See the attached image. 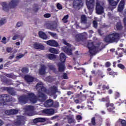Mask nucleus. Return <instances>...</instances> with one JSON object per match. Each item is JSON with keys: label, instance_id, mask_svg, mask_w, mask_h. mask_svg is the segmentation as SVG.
<instances>
[{"label": "nucleus", "instance_id": "f257e3e1", "mask_svg": "<svg viewBox=\"0 0 126 126\" xmlns=\"http://www.w3.org/2000/svg\"><path fill=\"white\" fill-rule=\"evenodd\" d=\"M36 90L38 94H37V99L40 102H44L47 99V96L43 92H46L49 95L52 96L55 95L58 91V88L56 86L51 87L48 91H47L46 88L43 85V83H38L36 86Z\"/></svg>", "mask_w": 126, "mask_h": 126}, {"label": "nucleus", "instance_id": "f03ea898", "mask_svg": "<svg viewBox=\"0 0 126 126\" xmlns=\"http://www.w3.org/2000/svg\"><path fill=\"white\" fill-rule=\"evenodd\" d=\"M95 45L96 44L93 42H88V47L89 49V53L91 57L95 56L97 52L101 51L105 48V46L102 42L99 43L96 45Z\"/></svg>", "mask_w": 126, "mask_h": 126}, {"label": "nucleus", "instance_id": "7ed1b4c3", "mask_svg": "<svg viewBox=\"0 0 126 126\" xmlns=\"http://www.w3.org/2000/svg\"><path fill=\"white\" fill-rule=\"evenodd\" d=\"M28 100H30L32 103H35L37 102V97L32 93H29L27 95L22 96L19 98V102L22 105L26 104L28 102Z\"/></svg>", "mask_w": 126, "mask_h": 126}, {"label": "nucleus", "instance_id": "20e7f679", "mask_svg": "<svg viewBox=\"0 0 126 126\" xmlns=\"http://www.w3.org/2000/svg\"><path fill=\"white\" fill-rule=\"evenodd\" d=\"M18 2H19V0H11L8 4L6 2H2L3 10L7 12L9 11V9H14V8H16V6L18 5Z\"/></svg>", "mask_w": 126, "mask_h": 126}, {"label": "nucleus", "instance_id": "39448f33", "mask_svg": "<svg viewBox=\"0 0 126 126\" xmlns=\"http://www.w3.org/2000/svg\"><path fill=\"white\" fill-rule=\"evenodd\" d=\"M120 40V34L118 32H114L107 35L104 38V41L106 43H114L118 42Z\"/></svg>", "mask_w": 126, "mask_h": 126}, {"label": "nucleus", "instance_id": "423d86ee", "mask_svg": "<svg viewBox=\"0 0 126 126\" xmlns=\"http://www.w3.org/2000/svg\"><path fill=\"white\" fill-rule=\"evenodd\" d=\"M11 101H15V99L8 94H2L0 95V106H4L7 102H11Z\"/></svg>", "mask_w": 126, "mask_h": 126}, {"label": "nucleus", "instance_id": "0eeeda50", "mask_svg": "<svg viewBox=\"0 0 126 126\" xmlns=\"http://www.w3.org/2000/svg\"><path fill=\"white\" fill-rule=\"evenodd\" d=\"M105 2L97 0L96 1L95 10L97 14H102L104 12Z\"/></svg>", "mask_w": 126, "mask_h": 126}, {"label": "nucleus", "instance_id": "6e6552de", "mask_svg": "<svg viewBox=\"0 0 126 126\" xmlns=\"http://www.w3.org/2000/svg\"><path fill=\"white\" fill-rule=\"evenodd\" d=\"M95 0H86V5L90 11V14L92 13L93 10H94V7H95Z\"/></svg>", "mask_w": 126, "mask_h": 126}, {"label": "nucleus", "instance_id": "1a4fd4ad", "mask_svg": "<svg viewBox=\"0 0 126 126\" xmlns=\"http://www.w3.org/2000/svg\"><path fill=\"white\" fill-rule=\"evenodd\" d=\"M81 23L85 24L86 28H89V27H90L92 22L87 20V17L85 15H82L81 16Z\"/></svg>", "mask_w": 126, "mask_h": 126}, {"label": "nucleus", "instance_id": "9d476101", "mask_svg": "<svg viewBox=\"0 0 126 126\" xmlns=\"http://www.w3.org/2000/svg\"><path fill=\"white\" fill-rule=\"evenodd\" d=\"M84 0H74L73 2V6L74 8H80L83 6L84 2Z\"/></svg>", "mask_w": 126, "mask_h": 126}, {"label": "nucleus", "instance_id": "9b49d317", "mask_svg": "<svg viewBox=\"0 0 126 126\" xmlns=\"http://www.w3.org/2000/svg\"><path fill=\"white\" fill-rule=\"evenodd\" d=\"M24 124H25V118H24V116H18L17 121L14 123V125L17 126H22Z\"/></svg>", "mask_w": 126, "mask_h": 126}, {"label": "nucleus", "instance_id": "f8f14e48", "mask_svg": "<svg viewBox=\"0 0 126 126\" xmlns=\"http://www.w3.org/2000/svg\"><path fill=\"white\" fill-rule=\"evenodd\" d=\"M86 36H87V33L86 32H83L82 33H79L75 35V39L76 41H81V40H83V38H84V37Z\"/></svg>", "mask_w": 126, "mask_h": 126}, {"label": "nucleus", "instance_id": "ddd939ff", "mask_svg": "<svg viewBox=\"0 0 126 126\" xmlns=\"http://www.w3.org/2000/svg\"><path fill=\"white\" fill-rule=\"evenodd\" d=\"M46 43L48 45V46H50L51 47H57L60 46L59 43H58V42L55 40H49L47 41Z\"/></svg>", "mask_w": 126, "mask_h": 126}, {"label": "nucleus", "instance_id": "4468645a", "mask_svg": "<svg viewBox=\"0 0 126 126\" xmlns=\"http://www.w3.org/2000/svg\"><path fill=\"white\" fill-rule=\"evenodd\" d=\"M18 113V110L10 109L5 111V114L8 116H11L12 115H16Z\"/></svg>", "mask_w": 126, "mask_h": 126}, {"label": "nucleus", "instance_id": "2eb2a0df", "mask_svg": "<svg viewBox=\"0 0 126 126\" xmlns=\"http://www.w3.org/2000/svg\"><path fill=\"white\" fill-rule=\"evenodd\" d=\"M2 89L5 91H7L9 94H10L12 96H15L16 95V93L12 91V88H7V87H2Z\"/></svg>", "mask_w": 126, "mask_h": 126}, {"label": "nucleus", "instance_id": "dca6fc26", "mask_svg": "<svg viewBox=\"0 0 126 126\" xmlns=\"http://www.w3.org/2000/svg\"><path fill=\"white\" fill-rule=\"evenodd\" d=\"M44 107L46 108H50L54 106V100L53 99H48L44 103Z\"/></svg>", "mask_w": 126, "mask_h": 126}, {"label": "nucleus", "instance_id": "f3484780", "mask_svg": "<svg viewBox=\"0 0 126 126\" xmlns=\"http://www.w3.org/2000/svg\"><path fill=\"white\" fill-rule=\"evenodd\" d=\"M58 69L59 71L63 72L65 70V65L63 63H59L58 64Z\"/></svg>", "mask_w": 126, "mask_h": 126}, {"label": "nucleus", "instance_id": "a211bd4d", "mask_svg": "<svg viewBox=\"0 0 126 126\" xmlns=\"http://www.w3.org/2000/svg\"><path fill=\"white\" fill-rule=\"evenodd\" d=\"M46 66L44 65H42L40 68L38 70V73L40 74V75H44L46 74Z\"/></svg>", "mask_w": 126, "mask_h": 126}, {"label": "nucleus", "instance_id": "6ab92c4d", "mask_svg": "<svg viewBox=\"0 0 126 126\" xmlns=\"http://www.w3.org/2000/svg\"><path fill=\"white\" fill-rule=\"evenodd\" d=\"M42 113L46 115H54L55 114V110L53 109H44L42 110Z\"/></svg>", "mask_w": 126, "mask_h": 126}, {"label": "nucleus", "instance_id": "aec40b11", "mask_svg": "<svg viewBox=\"0 0 126 126\" xmlns=\"http://www.w3.org/2000/svg\"><path fill=\"white\" fill-rule=\"evenodd\" d=\"M108 1L111 6L116 7V6L118 5V3H119L120 0H108Z\"/></svg>", "mask_w": 126, "mask_h": 126}, {"label": "nucleus", "instance_id": "412c9836", "mask_svg": "<svg viewBox=\"0 0 126 126\" xmlns=\"http://www.w3.org/2000/svg\"><path fill=\"white\" fill-rule=\"evenodd\" d=\"M62 50L63 52L66 53V54H67V55H72V50H71V48H70V47L67 48L65 46H64L62 47Z\"/></svg>", "mask_w": 126, "mask_h": 126}, {"label": "nucleus", "instance_id": "4be33fe9", "mask_svg": "<svg viewBox=\"0 0 126 126\" xmlns=\"http://www.w3.org/2000/svg\"><path fill=\"white\" fill-rule=\"evenodd\" d=\"M125 6V0H121L120 3L118 6V11L119 12H122L124 9V7Z\"/></svg>", "mask_w": 126, "mask_h": 126}, {"label": "nucleus", "instance_id": "5701e85b", "mask_svg": "<svg viewBox=\"0 0 126 126\" xmlns=\"http://www.w3.org/2000/svg\"><path fill=\"white\" fill-rule=\"evenodd\" d=\"M46 122V119L43 118H37L33 120V123L34 124H37V123H44Z\"/></svg>", "mask_w": 126, "mask_h": 126}, {"label": "nucleus", "instance_id": "b1692460", "mask_svg": "<svg viewBox=\"0 0 126 126\" xmlns=\"http://www.w3.org/2000/svg\"><path fill=\"white\" fill-rule=\"evenodd\" d=\"M33 47L37 50H43L44 45L39 43H35L33 44Z\"/></svg>", "mask_w": 126, "mask_h": 126}, {"label": "nucleus", "instance_id": "393cba45", "mask_svg": "<svg viewBox=\"0 0 126 126\" xmlns=\"http://www.w3.org/2000/svg\"><path fill=\"white\" fill-rule=\"evenodd\" d=\"M25 79L26 81H27L28 83H30V82H33V81H34V79H35L34 77L31 76L27 75L25 76Z\"/></svg>", "mask_w": 126, "mask_h": 126}, {"label": "nucleus", "instance_id": "a878e982", "mask_svg": "<svg viewBox=\"0 0 126 126\" xmlns=\"http://www.w3.org/2000/svg\"><path fill=\"white\" fill-rule=\"evenodd\" d=\"M38 34L40 38H41V39H43V40L48 39V36L46 33H45V32H39Z\"/></svg>", "mask_w": 126, "mask_h": 126}, {"label": "nucleus", "instance_id": "bb28decb", "mask_svg": "<svg viewBox=\"0 0 126 126\" xmlns=\"http://www.w3.org/2000/svg\"><path fill=\"white\" fill-rule=\"evenodd\" d=\"M66 60V56L63 53H61L60 55V60L61 63H64Z\"/></svg>", "mask_w": 126, "mask_h": 126}, {"label": "nucleus", "instance_id": "cd10ccee", "mask_svg": "<svg viewBox=\"0 0 126 126\" xmlns=\"http://www.w3.org/2000/svg\"><path fill=\"white\" fill-rule=\"evenodd\" d=\"M115 30H118V31H120V30H122L123 29V25H122V23H117L115 27Z\"/></svg>", "mask_w": 126, "mask_h": 126}, {"label": "nucleus", "instance_id": "c85d7f7f", "mask_svg": "<svg viewBox=\"0 0 126 126\" xmlns=\"http://www.w3.org/2000/svg\"><path fill=\"white\" fill-rule=\"evenodd\" d=\"M49 51L50 53H52V54H58L59 53V50L56 48H54L52 47H51L49 48Z\"/></svg>", "mask_w": 126, "mask_h": 126}, {"label": "nucleus", "instance_id": "c756f323", "mask_svg": "<svg viewBox=\"0 0 126 126\" xmlns=\"http://www.w3.org/2000/svg\"><path fill=\"white\" fill-rule=\"evenodd\" d=\"M25 109L27 112H32V111H34V107L31 105H28L26 106Z\"/></svg>", "mask_w": 126, "mask_h": 126}, {"label": "nucleus", "instance_id": "7c9ffc66", "mask_svg": "<svg viewBox=\"0 0 126 126\" xmlns=\"http://www.w3.org/2000/svg\"><path fill=\"white\" fill-rule=\"evenodd\" d=\"M47 58H48V59L49 60H56V59H57V56L54 55V54H47Z\"/></svg>", "mask_w": 126, "mask_h": 126}, {"label": "nucleus", "instance_id": "2f4dec72", "mask_svg": "<svg viewBox=\"0 0 126 126\" xmlns=\"http://www.w3.org/2000/svg\"><path fill=\"white\" fill-rule=\"evenodd\" d=\"M68 17H69V16H68V15H66L65 16H64L63 18L62 19V21L63 23H67L68 20Z\"/></svg>", "mask_w": 126, "mask_h": 126}, {"label": "nucleus", "instance_id": "473e14b6", "mask_svg": "<svg viewBox=\"0 0 126 126\" xmlns=\"http://www.w3.org/2000/svg\"><path fill=\"white\" fill-rule=\"evenodd\" d=\"M110 106L111 108H109L108 110L111 112L112 110L115 109V107H114V104L113 103L110 104L109 102L106 103V107H109Z\"/></svg>", "mask_w": 126, "mask_h": 126}, {"label": "nucleus", "instance_id": "72a5a7b5", "mask_svg": "<svg viewBox=\"0 0 126 126\" xmlns=\"http://www.w3.org/2000/svg\"><path fill=\"white\" fill-rule=\"evenodd\" d=\"M48 67H49L50 69L53 70V71H57V69H56L55 66H54L51 63H48Z\"/></svg>", "mask_w": 126, "mask_h": 126}, {"label": "nucleus", "instance_id": "f704fd0d", "mask_svg": "<svg viewBox=\"0 0 126 126\" xmlns=\"http://www.w3.org/2000/svg\"><path fill=\"white\" fill-rule=\"evenodd\" d=\"M57 28V23H54L53 24H51L50 25V29L51 30H54Z\"/></svg>", "mask_w": 126, "mask_h": 126}, {"label": "nucleus", "instance_id": "c9c22d12", "mask_svg": "<svg viewBox=\"0 0 126 126\" xmlns=\"http://www.w3.org/2000/svg\"><path fill=\"white\" fill-rule=\"evenodd\" d=\"M29 70L26 67H24L22 69V72L23 73H28Z\"/></svg>", "mask_w": 126, "mask_h": 126}, {"label": "nucleus", "instance_id": "e433bc0d", "mask_svg": "<svg viewBox=\"0 0 126 126\" xmlns=\"http://www.w3.org/2000/svg\"><path fill=\"white\" fill-rule=\"evenodd\" d=\"M5 23V18H2L0 20V26H1L3 25Z\"/></svg>", "mask_w": 126, "mask_h": 126}, {"label": "nucleus", "instance_id": "4c0bfd02", "mask_svg": "<svg viewBox=\"0 0 126 126\" xmlns=\"http://www.w3.org/2000/svg\"><path fill=\"white\" fill-rule=\"evenodd\" d=\"M49 35H50L51 36H52V37H53V38H57V37H58V36L57 35V33H55L52 32H48Z\"/></svg>", "mask_w": 126, "mask_h": 126}, {"label": "nucleus", "instance_id": "58836bf2", "mask_svg": "<svg viewBox=\"0 0 126 126\" xmlns=\"http://www.w3.org/2000/svg\"><path fill=\"white\" fill-rule=\"evenodd\" d=\"M63 43L64 44V45H66L67 47H71V45L70 44L67 43L66 41L64 39L63 40Z\"/></svg>", "mask_w": 126, "mask_h": 126}, {"label": "nucleus", "instance_id": "ea45409f", "mask_svg": "<svg viewBox=\"0 0 126 126\" xmlns=\"http://www.w3.org/2000/svg\"><path fill=\"white\" fill-rule=\"evenodd\" d=\"M23 57H24V55L22 54H18L16 57V59H21V58H23Z\"/></svg>", "mask_w": 126, "mask_h": 126}, {"label": "nucleus", "instance_id": "a19ab883", "mask_svg": "<svg viewBox=\"0 0 126 126\" xmlns=\"http://www.w3.org/2000/svg\"><path fill=\"white\" fill-rule=\"evenodd\" d=\"M19 38H20V35L16 34L13 37L12 40H16V39H19Z\"/></svg>", "mask_w": 126, "mask_h": 126}, {"label": "nucleus", "instance_id": "79ce46f5", "mask_svg": "<svg viewBox=\"0 0 126 126\" xmlns=\"http://www.w3.org/2000/svg\"><path fill=\"white\" fill-rule=\"evenodd\" d=\"M93 26L94 28H97V26H98V24L96 21H94L93 22Z\"/></svg>", "mask_w": 126, "mask_h": 126}, {"label": "nucleus", "instance_id": "37998d69", "mask_svg": "<svg viewBox=\"0 0 126 126\" xmlns=\"http://www.w3.org/2000/svg\"><path fill=\"white\" fill-rule=\"evenodd\" d=\"M17 27H21V26H23V23L21 22H18L16 24Z\"/></svg>", "mask_w": 126, "mask_h": 126}, {"label": "nucleus", "instance_id": "c03bdc74", "mask_svg": "<svg viewBox=\"0 0 126 126\" xmlns=\"http://www.w3.org/2000/svg\"><path fill=\"white\" fill-rule=\"evenodd\" d=\"M91 122H92V124L93 126H95V125H96L95 117H93L92 119V121Z\"/></svg>", "mask_w": 126, "mask_h": 126}, {"label": "nucleus", "instance_id": "a18cd8bd", "mask_svg": "<svg viewBox=\"0 0 126 126\" xmlns=\"http://www.w3.org/2000/svg\"><path fill=\"white\" fill-rule=\"evenodd\" d=\"M57 7L58 9H63V6L59 3H57Z\"/></svg>", "mask_w": 126, "mask_h": 126}, {"label": "nucleus", "instance_id": "49530a36", "mask_svg": "<svg viewBox=\"0 0 126 126\" xmlns=\"http://www.w3.org/2000/svg\"><path fill=\"white\" fill-rule=\"evenodd\" d=\"M60 106V105L59 104V102H53V107H55V108H57L58 107H59Z\"/></svg>", "mask_w": 126, "mask_h": 126}, {"label": "nucleus", "instance_id": "de8ad7c7", "mask_svg": "<svg viewBox=\"0 0 126 126\" xmlns=\"http://www.w3.org/2000/svg\"><path fill=\"white\" fill-rule=\"evenodd\" d=\"M121 124L122 126H126V121L125 120H121Z\"/></svg>", "mask_w": 126, "mask_h": 126}, {"label": "nucleus", "instance_id": "09e8293b", "mask_svg": "<svg viewBox=\"0 0 126 126\" xmlns=\"http://www.w3.org/2000/svg\"><path fill=\"white\" fill-rule=\"evenodd\" d=\"M118 66L120 68H121V69H124L125 68V66L123 64H118Z\"/></svg>", "mask_w": 126, "mask_h": 126}, {"label": "nucleus", "instance_id": "8fccbe9b", "mask_svg": "<svg viewBox=\"0 0 126 126\" xmlns=\"http://www.w3.org/2000/svg\"><path fill=\"white\" fill-rule=\"evenodd\" d=\"M63 79H68V77H67V74L64 73L63 74Z\"/></svg>", "mask_w": 126, "mask_h": 126}, {"label": "nucleus", "instance_id": "3c124183", "mask_svg": "<svg viewBox=\"0 0 126 126\" xmlns=\"http://www.w3.org/2000/svg\"><path fill=\"white\" fill-rule=\"evenodd\" d=\"M76 119L78 121H81V120H82V117L80 115H77L76 117Z\"/></svg>", "mask_w": 126, "mask_h": 126}, {"label": "nucleus", "instance_id": "603ef678", "mask_svg": "<svg viewBox=\"0 0 126 126\" xmlns=\"http://www.w3.org/2000/svg\"><path fill=\"white\" fill-rule=\"evenodd\" d=\"M68 123L69 124H71V123H74V120L72 118H70L68 120Z\"/></svg>", "mask_w": 126, "mask_h": 126}, {"label": "nucleus", "instance_id": "864d4df0", "mask_svg": "<svg viewBox=\"0 0 126 126\" xmlns=\"http://www.w3.org/2000/svg\"><path fill=\"white\" fill-rule=\"evenodd\" d=\"M6 38L5 37H3V38L2 39V43H3V44H6Z\"/></svg>", "mask_w": 126, "mask_h": 126}, {"label": "nucleus", "instance_id": "5fc2aeb1", "mask_svg": "<svg viewBox=\"0 0 126 126\" xmlns=\"http://www.w3.org/2000/svg\"><path fill=\"white\" fill-rule=\"evenodd\" d=\"M44 17L45 18H49V17H51V14H46L44 15Z\"/></svg>", "mask_w": 126, "mask_h": 126}, {"label": "nucleus", "instance_id": "6e6d98bb", "mask_svg": "<svg viewBox=\"0 0 126 126\" xmlns=\"http://www.w3.org/2000/svg\"><path fill=\"white\" fill-rule=\"evenodd\" d=\"M6 51L8 53H10V52H11V51H12V48H7L6 49Z\"/></svg>", "mask_w": 126, "mask_h": 126}, {"label": "nucleus", "instance_id": "4d7b16f0", "mask_svg": "<svg viewBox=\"0 0 126 126\" xmlns=\"http://www.w3.org/2000/svg\"><path fill=\"white\" fill-rule=\"evenodd\" d=\"M74 68H76L78 70H79V69H82V70H83L84 71V72H85V69H83L82 68H77L76 66H75Z\"/></svg>", "mask_w": 126, "mask_h": 126}, {"label": "nucleus", "instance_id": "13d9d810", "mask_svg": "<svg viewBox=\"0 0 126 126\" xmlns=\"http://www.w3.org/2000/svg\"><path fill=\"white\" fill-rule=\"evenodd\" d=\"M105 65L106 67H109V66L111 65V63H110V62H107Z\"/></svg>", "mask_w": 126, "mask_h": 126}, {"label": "nucleus", "instance_id": "bf43d9fd", "mask_svg": "<svg viewBox=\"0 0 126 126\" xmlns=\"http://www.w3.org/2000/svg\"><path fill=\"white\" fill-rule=\"evenodd\" d=\"M13 58H14V55H11L9 57L8 59L9 60H12V59H13Z\"/></svg>", "mask_w": 126, "mask_h": 126}, {"label": "nucleus", "instance_id": "052dcab7", "mask_svg": "<svg viewBox=\"0 0 126 126\" xmlns=\"http://www.w3.org/2000/svg\"><path fill=\"white\" fill-rule=\"evenodd\" d=\"M98 32L99 35H100V36H102V30H101L100 29H99L98 30Z\"/></svg>", "mask_w": 126, "mask_h": 126}, {"label": "nucleus", "instance_id": "680f3d73", "mask_svg": "<svg viewBox=\"0 0 126 126\" xmlns=\"http://www.w3.org/2000/svg\"><path fill=\"white\" fill-rule=\"evenodd\" d=\"M75 54V57L73 58V60H75V58H76V57L78 56V51H76Z\"/></svg>", "mask_w": 126, "mask_h": 126}, {"label": "nucleus", "instance_id": "e2e57ef3", "mask_svg": "<svg viewBox=\"0 0 126 126\" xmlns=\"http://www.w3.org/2000/svg\"><path fill=\"white\" fill-rule=\"evenodd\" d=\"M82 85H81V86H78L77 87V89H79L80 90H82Z\"/></svg>", "mask_w": 126, "mask_h": 126}, {"label": "nucleus", "instance_id": "0e129e2a", "mask_svg": "<svg viewBox=\"0 0 126 126\" xmlns=\"http://www.w3.org/2000/svg\"><path fill=\"white\" fill-rule=\"evenodd\" d=\"M89 32L90 34H93V33H94V32L93 30H90V31H89Z\"/></svg>", "mask_w": 126, "mask_h": 126}, {"label": "nucleus", "instance_id": "69168bd1", "mask_svg": "<svg viewBox=\"0 0 126 126\" xmlns=\"http://www.w3.org/2000/svg\"><path fill=\"white\" fill-rule=\"evenodd\" d=\"M57 117L58 116H54L51 118V120H56V119H57Z\"/></svg>", "mask_w": 126, "mask_h": 126}, {"label": "nucleus", "instance_id": "338daca9", "mask_svg": "<svg viewBox=\"0 0 126 126\" xmlns=\"http://www.w3.org/2000/svg\"><path fill=\"white\" fill-rule=\"evenodd\" d=\"M3 124V122H2V121L0 120V126H2Z\"/></svg>", "mask_w": 126, "mask_h": 126}, {"label": "nucleus", "instance_id": "774afa93", "mask_svg": "<svg viewBox=\"0 0 126 126\" xmlns=\"http://www.w3.org/2000/svg\"><path fill=\"white\" fill-rule=\"evenodd\" d=\"M16 46H20V42H17L16 43Z\"/></svg>", "mask_w": 126, "mask_h": 126}]
</instances>
